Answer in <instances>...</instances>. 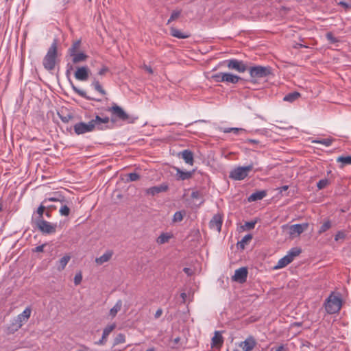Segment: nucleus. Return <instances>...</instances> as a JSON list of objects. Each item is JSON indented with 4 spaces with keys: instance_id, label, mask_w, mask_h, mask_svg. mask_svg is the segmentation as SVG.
<instances>
[{
    "instance_id": "50",
    "label": "nucleus",
    "mask_w": 351,
    "mask_h": 351,
    "mask_svg": "<svg viewBox=\"0 0 351 351\" xmlns=\"http://www.w3.org/2000/svg\"><path fill=\"white\" fill-rule=\"evenodd\" d=\"M140 178V176L136 173H130L128 174V180L130 182L136 181Z\"/></svg>"
},
{
    "instance_id": "47",
    "label": "nucleus",
    "mask_w": 351,
    "mask_h": 351,
    "mask_svg": "<svg viewBox=\"0 0 351 351\" xmlns=\"http://www.w3.org/2000/svg\"><path fill=\"white\" fill-rule=\"evenodd\" d=\"M256 223V221H247L242 227L244 230H250L254 228Z\"/></svg>"
},
{
    "instance_id": "15",
    "label": "nucleus",
    "mask_w": 351,
    "mask_h": 351,
    "mask_svg": "<svg viewBox=\"0 0 351 351\" xmlns=\"http://www.w3.org/2000/svg\"><path fill=\"white\" fill-rule=\"evenodd\" d=\"M222 226V218L220 215H215L210 221V227L218 232L221 231Z\"/></svg>"
},
{
    "instance_id": "56",
    "label": "nucleus",
    "mask_w": 351,
    "mask_h": 351,
    "mask_svg": "<svg viewBox=\"0 0 351 351\" xmlns=\"http://www.w3.org/2000/svg\"><path fill=\"white\" fill-rule=\"evenodd\" d=\"M339 5H341L342 7H343L346 10L351 7V5L349 3H348L345 2V1H340L339 3Z\"/></svg>"
},
{
    "instance_id": "40",
    "label": "nucleus",
    "mask_w": 351,
    "mask_h": 351,
    "mask_svg": "<svg viewBox=\"0 0 351 351\" xmlns=\"http://www.w3.org/2000/svg\"><path fill=\"white\" fill-rule=\"evenodd\" d=\"M58 115L64 123H69V121L73 118V115L71 113H67L66 114L64 115L60 112H58Z\"/></svg>"
},
{
    "instance_id": "34",
    "label": "nucleus",
    "mask_w": 351,
    "mask_h": 351,
    "mask_svg": "<svg viewBox=\"0 0 351 351\" xmlns=\"http://www.w3.org/2000/svg\"><path fill=\"white\" fill-rule=\"evenodd\" d=\"M185 210L177 211L174 213L173 217V222H180L183 220L184 216L185 215Z\"/></svg>"
},
{
    "instance_id": "21",
    "label": "nucleus",
    "mask_w": 351,
    "mask_h": 351,
    "mask_svg": "<svg viewBox=\"0 0 351 351\" xmlns=\"http://www.w3.org/2000/svg\"><path fill=\"white\" fill-rule=\"evenodd\" d=\"M32 310L29 307H27L22 313L19 314L17 316V318L15 319L17 322L22 324L23 322H26L30 317Z\"/></svg>"
},
{
    "instance_id": "57",
    "label": "nucleus",
    "mask_w": 351,
    "mask_h": 351,
    "mask_svg": "<svg viewBox=\"0 0 351 351\" xmlns=\"http://www.w3.org/2000/svg\"><path fill=\"white\" fill-rule=\"evenodd\" d=\"M48 201L49 202H57V201H59V199L56 197H49V198L45 199L44 201L43 202V204H46Z\"/></svg>"
},
{
    "instance_id": "32",
    "label": "nucleus",
    "mask_w": 351,
    "mask_h": 351,
    "mask_svg": "<svg viewBox=\"0 0 351 351\" xmlns=\"http://www.w3.org/2000/svg\"><path fill=\"white\" fill-rule=\"evenodd\" d=\"M81 45V40H77L73 42L71 47L69 49L68 53L69 55H74L75 52H77Z\"/></svg>"
},
{
    "instance_id": "30",
    "label": "nucleus",
    "mask_w": 351,
    "mask_h": 351,
    "mask_svg": "<svg viewBox=\"0 0 351 351\" xmlns=\"http://www.w3.org/2000/svg\"><path fill=\"white\" fill-rule=\"evenodd\" d=\"M122 307V301L121 300H118L115 305L110 310V315L112 317H114L117 313L121 309Z\"/></svg>"
},
{
    "instance_id": "33",
    "label": "nucleus",
    "mask_w": 351,
    "mask_h": 351,
    "mask_svg": "<svg viewBox=\"0 0 351 351\" xmlns=\"http://www.w3.org/2000/svg\"><path fill=\"white\" fill-rule=\"evenodd\" d=\"M92 86L94 87L95 90L99 92L100 94L103 95L106 94V90L102 88L101 85L97 80L94 79L93 82H92Z\"/></svg>"
},
{
    "instance_id": "26",
    "label": "nucleus",
    "mask_w": 351,
    "mask_h": 351,
    "mask_svg": "<svg viewBox=\"0 0 351 351\" xmlns=\"http://www.w3.org/2000/svg\"><path fill=\"white\" fill-rule=\"evenodd\" d=\"M291 262V256H287V255H286L278 261L277 265L274 267V269H277L283 268Z\"/></svg>"
},
{
    "instance_id": "3",
    "label": "nucleus",
    "mask_w": 351,
    "mask_h": 351,
    "mask_svg": "<svg viewBox=\"0 0 351 351\" xmlns=\"http://www.w3.org/2000/svg\"><path fill=\"white\" fill-rule=\"evenodd\" d=\"M58 52V42L55 39L49 48L47 54L43 58V64L47 71H52L56 66V60Z\"/></svg>"
},
{
    "instance_id": "46",
    "label": "nucleus",
    "mask_w": 351,
    "mask_h": 351,
    "mask_svg": "<svg viewBox=\"0 0 351 351\" xmlns=\"http://www.w3.org/2000/svg\"><path fill=\"white\" fill-rule=\"evenodd\" d=\"M329 184V181L327 179H322L320 180L317 184V186L319 189H324L328 184Z\"/></svg>"
},
{
    "instance_id": "2",
    "label": "nucleus",
    "mask_w": 351,
    "mask_h": 351,
    "mask_svg": "<svg viewBox=\"0 0 351 351\" xmlns=\"http://www.w3.org/2000/svg\"><path fill=\"white\" fill-rule=\"evenodd\" d=\"M108 111L111 112V121L115 122L117 120L127 122L128 123H133L136 117H133L128 114L121 107L113 104L112 107L108 108Z\"/></svg>"
},
{
    "instance_id": "20",
    "label": "nucleus",
    "mask_w": 351,
    "mask_h": 351,
    "mask_svg": "<svg viewBox=\"0 0 351 351\" xmlns=\"http://www.w3.org/2000/svg\"><path fill=\"white\" fill-rule=\"evenodd\" d=\"M69 82L71 85V87H72V89L77 93L80 96L82 97L83 98H85L86 99H88V100H92V101H100L101 99H95V98H93V97H91L90 96H88L86 93L82 90H80L78 88H77L74 84L73 83V82L69 80Z\"/></svg>"
},
{
    "instance_id": "64",
    "label": "nucleus",
    "mask_w": 351,
    "mask_h": 351,
    "mask_svg": "<svg viewBox=\"0 0 351 351\" xmlns=\"http://www.w3.org/2000/svg\"><path fill=\"white\" fill-rule=\"evenodd\" d=\"M285 347L283 345L280 346L275 351H284Z\"/></svg>"
},
{
    "instance_id": "42",
    "label": "nucleus",
    "mask_w": 351,
    "mask_h": 351,
    "mask_svg": "<svg viewBox=\"0 0 351 351\" xmlns=\"http://www.w3.org/2000/svg\"><path fill=\"white\" fill-rule=\"evenodd\" d=\"M333 141L332 138H324L320 140H314L313 141V143H320L322 145H324L326 146H330Z\"/></svg>"
},
{
    "instance_id": "19",
    "label": "nucleus",
    "mask_w": 351,
    "mask_h": 351,
    "mask_svg": "<svg viewBox=\"0 0 351 351\" xmlns=\"http://www.w3.org/2000/svg\"><path fill=\"white\" fill-rule=\"evenodd\" d=\"M113 255V252L112 250L106 251L102 256L97 257L95 258V263L101 265L104 263H106L110 261Z\"/></svg>"
},
{
    "instance_id": "14",
    "label": "nucleus",
    "mask_w": 351,
    "mask_h": 351,
    "mask_svg": "<svg viewBox=\"0 0 351 351\" xmlns=\"http://www.w3.org/2000/svg\"><path fill=\"white\" fill-rule=\"evenodd\" d=\"M46 206L44 204H41L37 208L36 211L34 212L32 217V223H34L38 221V219H44V213L46 210Z\"/></svg>"
},
{
    "instance_id": "41",
    "label": "nucleus",
    "mask_w": 351,
    "mask_h": 351,
    "mask_svg": "<svg viewBox=\"0 0 351 351\" xmlns=\"http://www.w3.org/2000/svg\"><path fill=\"white\" fill-rule=\"evenodd\" d=\"M125 341V337L123 334L119 333L118 334L114 340V345H118L120 343H123Z\"/></svg>"
},
{
    "instance_id": "6",
    "label": "nucleus",
    "mask_w": 351,
    "mask_h": 351,
    "mask_svg": "<svg viewBox=\"0 0 351 351\" xmlns=\"http://www.w3.org/2000/svg\"><path fill=\"white\" fill-rule=\"evenodd\" d=\"M253 169V165L245 167H238L230 172L229 178L234 180H241L247 177L248 173Z\"/></svg>"
},
{
    "instance_id": "39",
    "label": "nucleus",
    "mask_w": 351,
    "mask_h": 351,
    "mask_svg": "<svg viewBox=\"0 0 351 351\" xmlns=\"http://www.w3.org/2000/svg\"><path fill=\"white\" fill-rule=\"evenodd\" d=\"M301 253V250L298 247L292 248L287 254V256H291V260L293 261V258Z\"/></svg>"
},
{
    "instance_id": "1",
    "label": "nucleus",
    "mask_w": 351,
    "mask_h": 351,
    "mask_svg": "<svg viewBox=\"0 0 351 351\" xmlns=\"http://www.w3.org/2000/svg\"><path fill=\"white\" fill-rule=\"evenodd\" d=\"M109 121L110 119L108 117L101 118L99 115H96L94 119H92L88 123L79 122L75 124L73 130L75 133L77 135L93 132L95 129L104 130L110 128V127L108 126Z\"/></svg>"
},
{
    "instance_id": "28",
    "label": "nucleus",
    "mask_w": 351,
    "mask_h": 351,
    "mask_svg": "<svg viewBox=\"0 0 351 351\" xmlns=\"http://www.w3.org/2000/svg\"><path fill=\"white\" fill-rule=\"evenodd\" d=\"M300 96L301 95L300 93L294 91L286 95L283 100L285 101L293 102L297 100Z\"/></svg>"
},
{
    "instance_id": "60",
    "label": "nucleus",
    "mask_w": 351,
    "mask_h": 351,
    "mask_svg": "<svg viewBox=\"0 0 351 351\" xmlns=\"http://www.w3.org/2000/svg\"><path fill=\"white\" fill-rule=\"evenodd\" d=\"M143 68H144V69H145L146 71H147L149 73H150V74H152V73H153V70H152V69L151 68V66H147V65H145H145L143 66Z\"/></svg>"
},
{
    "instance_id": "24",
    "label": "nucleus",
    "mask_w": 351,
    "mask_h": 351,
    "mask_svg": "<svg viewBox=\"0 0 351 351\" xmlns=\"http://www.w3.org/2000/svg\"><path fill=\"white\" fill-rule=\"evenodd\" d=\"M170 34L172 36L178 38H188L190 37V34L187 33H182L179 29H176V27H171L170 28Z\"/></svg>"
},
{
    "instance_id": "58",
    "label": "nucleus",
    "mask_w": 351,
    "mask_h": 351,
    "mask_svg": "<svg viewBox=\"0 0 351 351\" xmlns=\"http://www.w3.org/2000/svg\"><path fill=\"white\" fill-rule=\"evenodd\" d=\"M162 308H158V309L156 311V313H155V315H154V317H155L156 319H158V318H159V317L161 316V315H162Z\"/></svg>"
},
{
    "instance_id": "51",
    "label": "nucleus",
    "mask_w": 351,
    "mask_h": 351,
    "mask_svg": "<svg viewBox=\"0 0 351 351\" xmlns=\"http://www.w3.org/2000/svg\"><path fill=\"white\" fill-rule=\"evenodd\" d=\"M82 276L81 272L76 274L74 277V284L75 285H80L82 282Z\"/></svg>"
},
{
    "instance_id": "55",
    "label": "nucleus",
    "mask_w": 351,
    "mask_h": 351,
    "mask_svg": "<svg viewBox=\"0 0 351 351\" xmlns=\"http://www.w3.org/2000/svg\"><path fill=\"white\" fill-rule=\"evenodd\" d=\"M183 271H184V272L186 274H187V276H192V275H193V270H192L191 268L184 267V268L183 269Z\"/></svg>"
},
{
    "instance_id": "44",
    "label": "nucleus",
    "mask_w": 351,
    "mask_h": 351,
    "mask_svg": "<svg viewBox=\"0 0 351 351\" xmlns=\"http://www.w3.org/2000/svg\"><path fill=\"white\" fill-rule=\"evenodd\" d=\"M223 75V72H220L218 73H215L211 75V79L215 82H223V77L221 75Z\"/></svg>"
},
{
    "instance_id": "59",
    "label": "nucleus",
    "mask_w": 351,
    "mask_h": 351,
    "mask_svg": "<svg viewBox=\"0 0 351 351\" xmlns=\"http://www.w3.org/2000/svg\"><path fill=\"white\" fill-rule=\"evenodd\" d=\"M199 197V193L198 191H193L191 193V197L193 199H197Z\"/></svg>"
},
{
    "instance_id": "63",
    "label": "nucleus",
    "mask_w": 351,
    "mask_h": 351,
    "mask_svg": "<svg viewBox=\"0 0 351 351\" xmlns=\"http://www.w3.org/2000/svg\"><path fill=\"white\" fill-rule=\"evenodd\" d=\"M44 215H45L47 217H48V218L51 217V212H50V211H49V210H45V211Z\"/></svg>"
},
{
    "instance_id": "61",
    "label": "nucleus",
    "mask_w": 351,
    "mask_h": 351,
    "mask_svg": "<svg viewBox=\"0 0 351 351\" xmlns=\"http://www.w3.org/2000/svg\"><path fill=\"white\" fill-rule=\"evenodd\" d=\"M288 188H289V186L284 185V186L280 187L278 189H279L280 192L282 193V191H287L288 189Z\"/></svg>"
},
{
    "instance_id": "9",
    "label": "nucleus",
    "mask_w": 351,
    "mask_h": 351,
    "mask_svg": "<svg viewBox=\"0 0 351 351\" xmlns=\"http://www.w3.org/2000/svg\"><path fill=\"white\" fill-rule=\"evenodd\" d=\"M248 271L246 267H241L235 270L234 275L232 277L233 281L243 283L246 282Z\"/></svg>"
},
{
    "instance_id": "38",
    "label": "nucleus",
    "mask_w": 351,
    "mask_h": 351,
    "mask_svg": "<svg viewBox=\"0 0 351 351\" xmlns=\"http://www.w3.org/2000/svg\"><path fill=\"white\" fill-rule=\"evenodd\" d=\"M337 161L342 163V167L346 165H351V156H339L337 158Z\"/></svg>"
},
{
    "instance_id": "10",
    "label": "nucleus",
    "mask_w": 351,
    "mask_h": 351,
    "mask_svg": "<svg viewBox=\"0 0 351 351\" xmlns=\"http://www.w3.org/2000/svg\"><path fill=\"white\" fill-rule=\"evenodd\" d=\"M257 342L254 337L252 335L248 336L245 341H241L239 346L242 348L243 351H252L256 346Z\"/></svg>"
},
{
    "instance_id": "5",
    "label": "nucleus",
    "mask_w": 351,
    "mask_h": 351,
    "mask_svg": "<svg viewBox=\"0 0 351 351\" xmlns=\"http://www.w3.org/2000/svg\"><path fill=\"white\" fill-rule=\"evenodd\" d=\"M325 309L329 314H334L339 312L342 306V300L339 296L334 295L332 293L326 300Z\"/></svg>"
},
{
    "instance_id": "49",
    "label": "nucleus",
    "mask_w": 351,
    "mask_h": 351,
    "mask_svg": "<svg viewBox=\"0 0 351 351\" xmlns=\"http://www.w3.org/2000/svg\"><path fill=\"white\" fill-rule=\"evenodd\" d=\"M326 36L330 43L338 42V39L333 36L332 32H327Z\"/></svg>"
},
{
    "instance_id": "8",
    "label": "nucleus",
    "mask_w": 351,
    "mask_h": 351,
    "mask_svg": "<svg viewBox=\"0 0 351 351\" xmlns=\"http://www.w3.org/2000/svg\"><path fill=\"white\" fill-rule=\"evenodd\" d=\"M229 69L236 71L239 73H243L248 67L243 61L237 59L226 60L223 62Z\"/></svg>"
},
{
    "instance_id": "23",
    "label": "nucleus",
    "mask_w": 351,
    "mask_h": 351,
    "mask_svg": "<svg viewBox=\"0 0 351 351\" xmlns=\"http://www.w3.org/2000/svg\"><path fill=\"white\" fill-rule=\"evenodd\" d=\"M176 170V177L178 180H185L191 178L193 171H184L178 167H175Z\"/></svg>"
},
{
    "instance_id": "36",
    "label": "nucleus",
    "mask_w": 351,
    "mask_h": 351,
    "mask_svg": "<svg viewBox=\"0 0 351 351\" xmlns=\"http://www.w3.org/2000/svg\"><path fill=\"white\" fill-rule=\"evenodd\" d=\"M170 238L171 236L169 235L168 234L162 233L157 238L156 241L158 244H164L165 243H167Z\"/></svg>"
},
{
    "instance_id": "11",
    "label": "nucleus",
    "mask_w": 351,
    "mask_h": 351,
    "mask_svg": "<svg viewBox=\"0 0 351 351\" xmlns=\"http://www.w3.org/2000/svg\"><path fill=\"white\" fill-rule=\"evenodd\" d=\"M308 226V223L291 225L289 226V234L291 236L300 235L307 229Z\"/></svg>"
},
{
    "instance_id": "27",
    "label": "nucleus",
    "mask_w": 351,
    "mask_h": 351,
    "mask_svg": "<svg viewBox=\"0 0 351 351\" xmlns=\"http://www.w3.org/2000/svg\"><path fill=\"white\" fill-rule=\"evenodd\" d=\"M71 259V256L69 255H65L58 262V267H57V269L60 271H62L66 265H67V263H69V261H70Z\"/></svg>"
},
{
    "instance_id": "7",
    "label": "nucleus",
    "mask_w": 351,
    "mask_h": 351,
    "mask_svg": "<svg viewBox=\"0 0 351 351\" xmlns=\"http://www.w3.org/2000/svg\"><path fill=\"white\" fill-rule=\"evenodd\" d=\"M43 234H50L56 231L57 224H53L45 221L38 219V222L33 223Z\"/></svg>"
},
{
    "instance_id": "54",
    "label": "nucleus",
    "mask_w": 351,
    "mask_h": 351,
    "mask_svg": "<svg viewBox=\"0 0 351 351\" xmlns=\"http://www.w3.org/2000/svg\"><path fill=\"white\" fill-rule=\"evenodd\" d=\"M46 245V244H43L41 245H38L32 251L34 252H43L44 247Z\"/></svg>"
},
{
    "instance_id": "31",
    "label": "nucleus",
    "mask_w": 351,
    "mask_h": 351,
    "mask_svg": "<svg viewBox=\"0 0 351 351\" xmlns=\"http://www.w3.org/2000/svg\"><path fill=\"white\" fill-rule=\"evenodd\" d=\"M252 239V235L251 234H246L243 239L237 243L238 247L243 250L245 248V245Z\"/></svg>"
},
{
    "instance_id": "16",
    "label": "nucleus",
    "mask_w": 351,
    "mask_h": 351,
    "mask_svg": "<svg viewBox=\"0 0 351 351\" xmlns=\"http://www.w3.org/2000/svg\"><path fill=\"white\" fill-rule=\"evenodd\" d=\"M221 77H223V82L228 84H237L241 80L239 76L226 72H223Z\"/></svg>"
},
{
    "instance_id": "53",
    "label": "nucleus",
    "mask_w": 351,
    "mask_h": 351,
    "mask_svg": "<svg viewBox=\"0 0 351 351\" xmlns=\"http://www.w3.org/2000/svg\"><path fill=\"white\" fill-rule=\"evenodd\" d=\"M108 72H109V68L106 66H103L101 69L99 71L98 74L99 75H104Z\"/></svg>"
},
{
    "instance_id": "18",
    "label": "nucleus",
    "mask_w": 351,
    "mask_h": 351,
    "mask_svg": "<svg viewBox=\"0 0 351 351\" xmlns=\"http://www.w3.org/2000/svg\"><path fill=\"white\" fill-rule=\"evenodd\" d=\"M223 343V338L219 331H215L214 337L212 338L211 347L220 348Z\"/></svg>"
},
{
    "instance_id": "4",
    "label": "nucleus",
    "mask_w": 351,
    "mask_h": 351,
    "mask_svg": "<svg viewBox=\"0 0 351 351\" xmlns=\"http://www.w3.org/2000/svg\"><path fill=\"white\" fill-rule=\"evenodd\" d=\"M249 71L251 80L250 82L256 83L257 80L266 77L271 75V68L270 66H263L261 65L250 66L247 69Z\"/></svg>"
},
{
    "instance_id": "35",
    "label": "nucleus",
    "mask_w": 351,
    "mask_h": 351,
    "mask_svg": "<svg viewBox=\"0 0 351 351\" xmlns=\"http://www.w3.org/2000/svg\"><path fill=\"white\" fill-rule=\"evenodd\" d=\"M331 221L330 220L326 221L319 228L318 230V234H322V233L329 230L331 228Z\"/></svg>"
},
{
    "instance_id": "22",
    "label": "nucleus",
    "mask_w": 351,
    "mask_h": 351,
    "mask_svg": "<svg viewBox=\"0 0 351 351\" xmlns=\"http://www.w3.org/2000/svg\"><path fill=\"white\" fill-rule=\"evenodd\" d=\"M70 56L72 57L73 64L84 62L88 58V56L84 52H75L74 55H70Z\"/></svg>"
},
{
    "instance_id": "12",
    "label": "nucleus",
    "mask_w": 351,
    "mask_h": 351,
    "mask_svg": "<svg viewBox=\"0 0 351 351\" xmlns=\"http://www.w3.org/2000/svg\"><path fill=\"white\" fill-rule=\"evenodd\" d=\"M89 77V69L87 66L78 67L75 72V77L80 81H86Z\"/></svg>"
},
{
    "instance_id": "43",
    "label": "nucleus",
    "mask_w": 351,
    "mask_h": 351,
    "mask_svg": "<svg viewBox=\"0 0 351 351\" xmlns=\"http://www.w3.org/2000/svg\"><path fill=\"white\" fill-rule=\"evenodd\" d=\"M181 14V10H174L171 14L169 19L167 21V24H169L171 21L177 19Z\"/></svg>"
},
{
    "instance_id": "29",
    "label": "nucleus",
    "mask_w": 351,
    "mask_h": 351,
    "mask_svg": "<svg viewBox=\"0 0 351 351\" xmlns=\"http://www.w3.org/2000/svg\"><path fill=\"white\" fill-rule=\"evenodd\" d=\"M22 326V324L17 322L16 320L14 322H12L9 326L7 328V334H13L16 331H17Z\"/></svg>"
},
{
    "instance_id": "52",
    "label": "nucleus",
    "mask_w": 351,
    "mask_h": 351,
    "mask_svg": "<svg viewBox=\"0 0 351 351\" xmlns=\"http://www.w3.org/2000/svg\"><path fill=\"white\" fill-rule=\"evenodd\" d=\"M346 237V233L343 231H339L336 234L335 237V240L336 241H339V239H343Z\"/></svg>"
},
{
    "instance_id": "62",
    "label": "nucleus",
    "mask_w": 351,
    "mask_h": 351,
    "mask_svg": "<svg viewBox=\"0 0 351 351\" xmlns=\"http://www.w3.org/2000/svg\"><path fill=\"white\" fill-rule=\"evenodd\" d=\"M73 69V66L68 64H67V70H66V75H68L70 73V71Z\"/></svg>"
},
{
    "instance_id": "37",
    "label": "nucleus",
    "mask_w": 351,
    "mask_h": 351,
    "mask_svg": "<svg viewBox=\"0 0 351 351\" xmlns=\"http://www.w3.org/2000/svg\"><path fill=\"white\" fill-rule=\"evenodd\" d=\"M116 324H112L110 325L107 326L103 331V339H107L108 336L110 335V333L115 328Z\"/></svg>"
},
{
    "instance_id": "25",
    "label": "nucleus",
    "mask_w": 351,
    "mask_h": 351,
    "mask_svg": "<svg viewBox=\"0 0 351 351\" xmlns=\"http://www.w3.org/2000/svg\"><path fill=\"white\" fill-rule=\"evenodd\" d=\"M266 195H267V193L265 191H256L250 195V197H248V201L249 202H255V201L261 200L263 198H264L266 196Z\"/></svg>"
},
{
    "instance_id": "48",
    "label": "nucleus",
    "mask_w": 351,
    "mask_h": 351,
    "mask_svg": "<svg viewBox=\"0 0 351 351\" xmlns=\"http://www.w3.org/2000/svg\"><path fill=\"white\" fill-rule=\"evenodd\" d=\"M239 131H244L242 128H224L223 130V132L225 133H228L230 132H234V134H238Z\"/></svg>"
},
{
    "instance_id": "17",
    "label": "nucleus",
    "mask_w": 351,
    "mask_h": 351,
    "mask_svg": "<svg viewBox=\"0 0 351 351\" xmlns=\"http://www.w3.org/2000/svg\"><path fill=\"white\" fill-rule=\"evenodd\" d=\"M181 155L182 158L184 160L186 164L190 165H193L194 159H193V153L189 149H184L180 154Z\"/></svg>"
},
{
    "instance_id": "13",
    "label": "nucleus",
    "mask_w": 351,
    "mask_h": 351,
    "mask_svg": "<svg viewBox=\"0 0 351 351\" xmlns=\"http://www.w3.org/2000/svg\"><path fill=\"white\" fill-rule=\"evenodd\" d=\"M169 189L168 184L162 183L158 186H154L146 189V193L152 196L160 193L166 192Z\"/></svg>"
},
{
    "instance_id": "45",
    "label": "nucleus",
    "mask_w": 351,
    "mask_h": 351,
    "mask_svg": "<svg viewBox=\"0 0 351 351\" xmlns=\"http://www.w3.org/2000/svg\"><path fill=\"white\" fill-rule=\"evenodd\" d=\"M59 212L62 216H69L70 214V208L66 205H63L61 206Z\"/></svg>"
}]
</instances>
